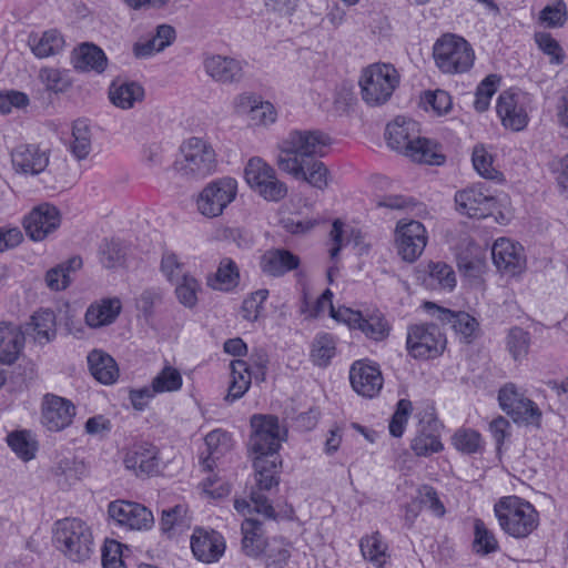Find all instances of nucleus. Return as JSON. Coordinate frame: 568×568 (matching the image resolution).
Here are the masks:
<instances>
[{
	"mask_svg": "<svg viewBox=\"0 0 568 568\" xmlns=\"http://www.w3.org/2000/svg\"><path fill=\"white\" fill-rule=\"evenodd\" d=\"M331 144L332 138L321 130H292L280 144L277 166L323 191L328 186L329 171L318 158L326 155Z\"/></svg>",
	"mask_w": 568,
	"mask_h": 568,
	"instance_id": "obj_1",
	"label": "nucleus"
},
{
	"mask_svg": "<svg viewBox=\"0 0 568 568\" xmlns=\"http://www.w3.org/2000/svg\"><path fill=\"white\" fill-rule=\"evenodd\" d=\"M419 123L410 118L398 115L386 125L387 145L413 161L429 165H440L445 155L438 144L419 135Z\"/></svg>",
	"mask_w": 568,
	"mask_h": 568,
	"instance_id": "obj_2",
	"label": "nucleus"
},
{
	"mask_svg": "<svg viewBox=\"0 0 568 568\" xmlns=\"http://www.w3.org/2000/svg\"><path fill=\"white\" fill-rule=\"evenodd\" d=\"M494 510L500 528L514 538H526L538 527V511L529 501L518 496L500 498Z\"/></svg>",
	"mask_w": 568,
	"mask_h": 568,
	"instance_id": "obj_3",
	"label": "nucleus"
},
{
	"mask_svg": "<svg viewBox=\"0 0 568 568\" xmlns=\"http://www.w3.org/2000/svg\"><path fill=\"white\" fill-rule=\"evenodd\" d=\"M400 82L393 64L372 63L362 69L358 78L362 100L368 105L386 104Z\"/></svg>",
	"mask_w": 568,
	"mask_h": 568,
	"instance_id": "obj_4",
	"label": "nucleus"
},
{
	"mask_svg": "<svg viewBox=\"0 0 568 568\" xmlns=\"http://www.w3.org/2000/svg\"><path fill=\"white\" fill-rule=\"evenodd\" d=\"M53 544L73 561L88 559L93 548L90 527L79 518H64L54 524Z\"/></svg>",
	"mask_w": 568,
	"mask_h": 568,
	"instance_id": "obj_5",
	"label": "nucleus"
},
{
	"mask_svg": "<svg viewBox=\"0 0 568 568\" xmlns=\"http://www.w3.org/2000/svg\"><path fill=\"white\" fill-rule=\"evenodd\" d=\"M433 55L440 71L448 74L468 71L475 60L470 44L462 37L447 33L434 44Z\"/></svg>",
	"mask_w": 568,
	"mask_h": 568,
	"instance_id": "obj_6",
	"label": "nucleus"
},
{
	"mask_svg": "<svg viewBox=\"0 0 568 568\" xmlns=\"http://www.w3.org/2000/svg\"><path fill=\"white\" fill-rule=\"evenodd\" d=\"M252 434L248 446L255 457L280 456L281 443L285 440L286 429L281 428L275 415L255 414L250 419Z\"/></svg>",
	"mask_w": 568,
	"mask_h": 568,
	"instance_id": "obj_7",
	"label": "nucleus"
},
{
	"mask_svg": "<svg viewBox=\"0 0 568 568\" xmlns=\"http://www.w3.org/2000/svg\"><path fill=\"white\" fill-rule=\"evenodd\" d=\"M456 210L470 219H485L498 209V199L486 183L478 182L455 193Z\"/></svg>",
	"mask_w": 568,
	"mask_h": 568,
	"instance_id": "obj_8",
	"label": "nucleus"
},
{
	"mask_svg": "<svg viewBox=\"0 0 568 568\" xmlns=\"http://www.w3.org/2000/svg\"><path fill=\"white\" fill-rule=\"evenodd\" d=\"M446 336L434 323L413 324L407 327L406 346L414 358H435L446 348Z\"/></svg>",
	"mask_w": 568,
	"mask_h": 568,
	"instance_id": "obj_9",
	"label": "nucleus"
},
{
	"mask_svg": "<svg viewBox=\"0 0 568 568\" xmlns=\"http://www.w3.org/2000/svg\"><path fill=\"white\" fill-rule=\"evenodd\" d=\"M183 161L179 170L194 179H202L212 174L217 165L216 154L211 144L201 138L193 136L181 145Z\"/></svg>",
	"mask_w": 568,
	"mask_h": 568,
	"instance_id": "obj_10",
	"label": "nucleus"
},
{
	"mask_svg": "<svg viewBox=\"0 0 568 568\" xmlns=\"http://www.w3.org/2000/svg\"><path fill=\"white\" fill-rule=\"evenodd\" d=\"M500 408L514 423L540 427L542 413L535 402L520 394L513 383H507L498 392Z\"/></svg>",
	"mask_w": 568,
	"mask_h": 568,
	"instance_id": "obj_11",
	"label": "nucleus"
},
{
	"mask_svg": "<svg viewBox=\"0 0 568 568\" xmlns=\"http://www.w3.org/2000/svg\"><path fill=\"white\" fill-rule=\"evenodd\" d=\"M237 182L233 178H221L209 183L200 193L197 209L204 216L215 217L234 201Z\"/></svg>",
	"mask_w": 568,
	"mask_h": 568,
	"instance_id": "obj_12",
	"label": "nucleus"
},
{
	"mask_svg": "<svg viewBox=\"0 0 568 568\" xmlns=\"http://www.w3.org/2000/svg\"><path fill=\"white\" fill-rule=\"evenodd\" d=\"M424 308L443 325H449L460 342L470 344L478 336L479 322L469 313L445 308L433 302H425Z\"/></svg>",
	"mask_w": 568,
	"mask_h": 568,
	"instance_id": "obj_13",
	"label": "nucleus"
},
{
	"mask_svg": "<svg viewBox=\"0 0 568 568\" xmlns=\"http://www.w3.org/2000/svg\"><path fill=\"white\" fill-rule=\"evenodd\" d=\"M108 514L114 526L130 530L149 529L154 523L151 510L133 501L121 499L111 501Z\"/></svg>",
	"mask_w": 568,
	"mask_h": 568,
	"instance_id": "obj_14",
	"label": "nucleus"
},
{
	"mask_svg": "<svg viewBox=\"0 0 568 568\" xmlns=\"http://www.w3.org/2000/svg\"><path fill=\"white\" fill-rule=\"evenodd\" d=\"M425 226L415 220L398 222L395 230V243L398 255L406 262H415L427 244Z\"/></svg>",
	"mask_w": 568,
	"mask_h": 568,
	"instance_id": "obj_15",
	"label": "nucleus"
},
{
	"mask_svg": "<svg viewBox=\"0 0 568 568\" xmlns=\"http://www.w3.org/2000/svg\"><path fill=\"white\" fill-rule=\"evenodd\" d=\"M60 224V211L50 203H41L34 206L22 221L26 234L34 242L43 241L57 231Z\"/></svg>",
	"mask_w": 568,
	"mask_h": 568,
	"instance_id": "obj_16",
	"label": "nucleus"
},
{
	"mask_svg": "<svg viewBox=\"0 0 568 568\" xmlns=\"http://www.w3.org/2000/svg\"><path fill=\"white\" fill-rule=\"evenodd\" d=\"M333 318L344 322L349 328L359 329L367 338L383 341L389 334V325L382 314L364 316L359 311L339 307Z\"/></svg>",
	"mask_w": 568,
	"mask_h": 568,
	"instance_id": "obj_17",
	"label": "nucleus"
},
{
	"mask_svg": "<svg viewBox=\"0 0 568 568\" xmlns=\"http://www.w3.org/2000/svg\"><path fill=\"white\" fill-rule=\"evenodd\" d=\"M245 63L233 57L211 54L203 60L206 77L221 84H236L245 78Z\"/></svg>",
	"mask_w": 568,
	"mask_h": 568,
	"instance_id": "obj_18",
	"label": "nucleus"
},
{
	"mask_svg": "<svg viewBox=\"0 0 568 568\" xmlns=\"http://www.w3.org/2000/svg\"><path fill=\"white\" fill-rule=\"evenodd\" d=\"M10 156L17 173L39 175L49 165L50 151L36 143H22L12 149Z\"/></svg>",
	"mask_w": 568,
	"mask_h": 568,
	"instance_id": "obj_19",
	"label": "nucleus"
},
{
	"mask_svg": "<svg viewBox=\"0 0 568 568\" xmlns=\"http://www.w3.org/2000/svg\"><path fill=\"white\" fill-rule=\"evenodd\" d=\"M75 416V406L71 400L47 394L41 408V424L49 432H60L69 427Z\"/></svg>",
	"mask_w": 568,
	"mask_h": 568,
	"instance_id": "obj_20",
	"label": "nucleus"
},
{
	"mask_svg": "<svg viewBox=\"0 0 568 568\" xmlns=\"http://www.w3.org/2000/svg\"><path fill=\"white\" fill-rule=\"evenodd\" d=\"M224 537L214 529L195 527L191 536V549L194 557L204 564L220 560L225 551Z\"/></svg>",
	"mask_w": 568,
	"mask_h": 568,
	"instance_id": "obj_21",
	"label": "nucleus"
},
{
	"mask_svg": "<svg viewBox=\"0 0 568 568\" xmlns=\"http://www.w3.org/2000/svg\"><path fill=\"white\" fill-rule=\"evenodd\" d=\"M349 381L353 389L364 396L374 397L383 387V376L376 364L356 361L349 369Z\"/></svg>",
	"mask_w": 568,
	"mask_h": 568,
	"instance_id": "obj_22",
	"label": "nucleus"
},
{
	"mask_svg": "<svg viewBox=\"0 0 568 568\" xmlns=\"http://www.w3.org/2000/svg\"><path fill=\"white\" fill-rule=\"evenodd\" d=\"M494 264L500 272L518 274L526 265L524 247L508 239H498L491 247Z\"/></svg>",
	"mask_w": 568,
	"mask_h": 568,
	"instance_id": "obj_23",
	"label": "nucleus"
},
{
	"mask_svg": "<svg viewBox=\"0 0 568 568\" xmlns=\"http://www.w3.org/2000/svg\"><path fill=\"white\" fill-rule=\"evenodd\" d=\"M158 448L150 443L133 445L123 459L126 469L136 476L154 475L159 470Z\"/></svg>",
	"mask_w": 568,
	"mask_h": 568,
	"instance_id": "obj_24",
	"label": "nucleus"
},
{
	"mask_svg": "<svg viewBox=\"0 0 568 568\" xmlns=\"http://www.w3.org/2000/svg\"><path fill=\"white\" fill-rule=\"evenodd\" d=\"M301 258L287 248L266 250L260 258L262 273L272 277H282L291 271L297 270Z\"/></svg>",
	"mask_w": 568,
	"mask_h": 568,
	"instance_id": "obj_25",
	"label": "nucleus"
},
{
	"mask_svg": "<svg viewBox=\"0 0 568 568\" xmlns=\"http://www.w3.org/2000/svg\"><path fill=\"white\" fill-rule=\"evenodd\" d=\"M28 47L38 59H47L61 53L65 47V40L59 30L48 29L30 33Z\"/></svg>",
	"mask_w": 568,
	"mask_h": 568,
	"instance_id": "obj_26",
	"label": "nucleus"
},
{
	"mask_svg": "<svg viewBox=\"0 0 568 568\" xmlns=\"http://www.w3.org/2000/svg\"><path fill=\"white\" fill-rule=\"evenodd\" d=\"M24 333L12 323H0V364L12 365L24 347Z\"/></svg>",
	"mask_w": 568,
	"mask_h": 568,
	"instance_id": "obj_27",
	"label": "nucleus"
},
{
	"mask_svg": "<svg viewBox=\"0 0 568 568\" xmlns=\"http://www.w3.org/2000/svg\"><path fill=\"white\" fill-rule=\"evenodd\" d=\"M72 64L79 71L101 74L108 68V58L101 48L85 42L73 50Z\"/></svg>",
	"mask_w": 568,
	"mask_h": 568,
	"instance_id": "obj_28",
	"label": "nucleus"
},
{
	"mask_svg": "<svg viewBox=\"0 0 568 568\" xmlns=\"http://www.w3.org/2000/svg\"><path fill=\"white\" fill-rule=\"evenodd\" d=\"M242 550L247 557L257 558L263 555L267 544L262 521L254 518H245L241 525Z\"/></svg>",
	"mask_w": 568,
	"mask_h": 568,
	"instance_id": "obj_29",
	"label": "nucleus"
},
{
	"mask_svg": "<svg viewBox=\"0 0 568 568\" xmlns=\"http://www.w3.org/2000/svg\"><path fill=\"white\" fill-rule=\"evenodd\" d=\"M175 40V30L170 24L156 27L155 34L145 41H138L133 44L132 51L135 58L144 59L162 52Z\"/></svg>",
	"mask_w": 568,
	"mask_h": 568,
	"instance_id": "obj_30",
	"label": "nucleus"
},
{
	"mask_svg": "<svg viewBox=\"0 0 568 568\" xmlns=\"http://www.w3.org/2000/svg\"><path fill=\"white\" fill-rule=\"evenodd\" d=\"M119 298H103L92 303L85 312V323L92 328L112 324L121 312Z\"/></svg>",
	"mask_w": 568,
	"mask_h": 568,
	"instance_id": "obj_31",
	"label": "nucleus"
},
{
	"mask_svg": "<svg viewBox=\"0 0 568 568\" xmlns=\"http://www.w3.org/2000/svg\"><path fill=\"white\" fill-rule=\"evenodd\" d=\"M231 368V382L229 385L225 400L233 403L245 395L248 390L253 372L251 365L244 359H233L230 364Z\"/></svg>",
	"mask_w": 568,
	"mask_h": 568,
	"instance_id": "obj_32",
	"label": "nucleus"
},
{
	"mask_svg": "<svg viewBox=\"0 0 568 568\" xmlns=\"http://www.w3.org/2000/svg\"><path fill=\"white\" fill-rule=\"evenodd\" d=\"M88 364L92 376L104 385H111L119 377L116 362L99 349H93L88 355Z\"/></svg>",
	"mask_w": 568,
	"mask_h": 568,
	"instance_id": "obj_33",
	"label": "nucleus"
},
{
	"mask_svg": "<svg viewBox=\"0 0 568 568\" xmlns=\"http://www.w3.org/2000/svg\"><path fill=\"white\" fill-rule=\"evenodd\" d=\"M143 98L144 89L138 82L114 80L109 87V99L116 106H131Z\"/></svg>",
	"mask_w": 568,
	"mask_h": 568,
	"instance_id": "obj_34",
	"label": "nucleus"
},
{
	"mask_svg": "<svg viewBox=\"0 0 568 568\" xmlns=\"http://www.w3.org/2000/svg\"><path fill=\"white\" fill-rule=\"evenodd\" d=\"M281 465L282 460L280 456L254 457L253 467L260 490H270L272 487L278 485L277 468Z\"/></svg>",
	"mask_w": 568,
	"mask_h": 568,
	"instance_id": "obj_35",
	"label": "nucleus"
},
{
	"mask_svg": "<svg viewBox=\"0 0 568 568\" xmlns=\"http://www.w3.org/2000/svg\"><path fill=\"white\" fill-rule=\"evenodd\" d=\"M336 355V338L334 335L321 332L316 334L311 345L310 357L318 367H327Z\"/></svg>",
	"mask_w": 568,
	"mask_h": 568,
	"instance_id": "obj_36",
	"label": "nucleus"
},
{
	"mask_svg": "<svg viewBox=\"0 0 568 568\" xmlns=\"http://www.w3.org/2000/svg\"><path fill=\"white\" fill-rule=\"evenodd\" d=\"M7 444L11 450L23 462H29L36 457L39 445L30 430H13L7 436Z\"/></svg>",
	"mask_w": 568,
	"mask_h": 568,
	"instance_id": "obj_37",
	"label": "nucleus"
},
{
	"mask_svg": "<svg viewBox=\"0 0 568 568\" xmlns=\"http://www.w3.org/2000/svg\"><path fill=\"white\" fill-rule=\"evenodd\" d=\"M240 282V272L236 263L230 258L221 260L214 277L207 278V284L214 290L229 292L236 287Z\"/></svg>",
	"mask_w": 568,
	"mask_h": 568,
	"instance_id": "obj_38",
	"label": "nucleus"
},
{
	"mask_svg": "<svg viewBox=\"0 0 568 568\" xmlns=\"http://www.w3.org/2000/svg\"><path fill=\"white\" fill-rule=\"evenodd\" d=\"M424 284L433 290H449L456 285L455 272L444 262H430L428 264L427 276L424 277Z\"/></svg>",
	"mask_w": 568,
	"mask_h": 568,
	"instance_id": "obj_39",
	"label": "nucleus"
},
{
	"mask_svg": "<svg viewBox=\"0 0 568 568\" xmlns=\"http://www.w3.org/2000/svg\"><path fill=\"white\" fill-rule=\"evenodd\" d=\"M29 325L34 332V339L40 344L51 342L57 335L55 314L49 308L36 312Z\"/></svg>",
	"mask_w": 568,
	"mask_h": 568,
	"instance_id": "obj_40",
	"label": "nucleus"
},
{
	"mask_svg": "<svg viewBox=\"0 0 568 568\" xmlns=\"http://www.w3.org/2000/svg\"><path fill=\"white\" fill-rule=\"evenodd\" d=\"M499 549L498 540L494 532L487 528L485 523L476 518L474 520L473 550L480 556H487Z\"/></svg>",
	"mask_w": 568,
	"mask_h": 568,
	"instance_id": "obj_41",
	"label": "nucleus"
},
{
	"mask_svg": "<svg viewBox=\"0 0 568 568\" xmlns=\"http://www.w3.org/2000/svg\"><path fill=\"white\" fill-rule=\"evenodd\" d=\"M471 162L476 172L487 180L501 181L503 173L493 166V155L483 144H477L473 149Z\"/></svg>",
	"mask_w": 568,
	"mask_h": 568,
	"instance_id": "obj_42",
	"label": "nucleus"
},
{
	"mask_svg": "<svg viewBox=\"0 0 568 568\" xmlns=\"http://www.w3.org/2000/svg\"><path fill=\"white\" fill-rule=\"evenodd\" d=\"M454 447L465 454L473 455L483 450V438L479 432L471 428H459L452 437Z\"/></svg>",
	"mask_w": 568,
	"mask_h": 568,
	"instance_id": "obj_43",
	"label": "nucleus"
},
{
	"mask_svg": "<svg viewBox=\"0 0 568 568\" xmlns=\"http://www.w3.org/2000/svg\"><path fill=\"white\" fill-rule=\"evenodd\" d=\"M274 174L275 170L261 158L250 159L244 170L246 182L256 191H258L262 184L268 179H273Z\"/></svg>",
	"mask_w": 568,
	"mask_h": 568,
	"instance_id": "obj_44",
	"label": "nucleus"
},
{
	"mask_svg": "<svg viewBox=\"0 0 568 568\" xmlns=\"http://www.w3.org/2000/svg\"><path fill=\"white\" fill-rule=\"evenodd\" d=\"M73 141L70 144V151L77 160L85 159L91 151L90 128L84 120H77L72 128Z\"/></svg>",
	"mask_w": 568,
	"mask_h": 568,
	"instance_id": "obj_45",
	"label": "nucleus"
},
{
	"mask_svg": "<svg viewBox=\"0 0 568 568\" xmlns=\"http://www.w3.org/2000/svg\"><path fill=\"white\" fill-rule=\"evenodd\" d=\"M100 262L105 268H114L124 263L125 247L120 240H103L100 245Z\"/></svg>",
	"mask_w": 568,
	"mask_h": 568,
	"instance_id": "obj_46",
	"label": "nucleus"
},
{
	"mask_svg": "<svg viewBox=\"0 0 568 568\" xmlns=\"http://www.w3.org/2000/svg\"><path fill=\"white\" fill-rule=\"evenodd\" d=\"M252 500L254 503V510L267 519H292L295 513L294 508L287 504L276 511L268 498L261 493L253 491Z\"/></svg>",
	"mask_w": 568,
	"mask_h": 568,
	"instance_id": "obj_47",
	"label": "nucleus"
},
{
	"mask_svg": "<svg viewBox=\"0 0 568 568\" xmlns=\"http://www.w3.org/2000/svg\"><path fill=\"white\" fill-rule=\"evenodd\" d=\"M182 383L181 373L176 368L166 365L152 379V387H154L158 394L171 393L179 390L182 387Z\"/></svg>",
	"mask_w": 568,
	"mask_h": 568,
	"instance_id": "obj_48",
	"label": "nucleus"
},
{
	"mask_svg": "<svg viewBox=\"0 0 568 568\" xmlns=\"http://www.w3.org/2000/svg\"><path fill=\"white\" fill-rule=\"evenodd\" d=\"M530 347V334L519 326L511 327L507 335V348L515 361L527 356Z\"/></svg>",
	"mask_w": 568,
	"mask_h": 568,
	"instance_id": "obj_49",
	"label": "nucleus"
},
{
	"mask_svg": "<svg viewBox=\"0 0 568 568\" xmlns=\"http://www.w3.org/2000/svg\"><path fill=\"white\" fill-rule=\"evenodd\" d=\"M362 555L377 567H382L385 562L386 547L382 541L381 535L375 532L361 539L359 542Z\"/></svg>",
	"mask_w": 568,
	"mask_h": 568,
	"instance_id": "obj_50",
	"label": "nucleus"
},
{
	"mask_svg": "<svg viewBox=\"0 0 568 568\" xmlns=\"http://www.w3.org/2000/svg\"><path fill=\"white\" fill-rule=\"evenodd\" d=\"M239 114L250 128H268L278 118L277 109H239Z\"/></svg>",
	"mask_w": 568,
	"mask_h": 568,
	"instance_id": "obj_51",
	"label": "nucleus"
},
{
	"mask_svg": "<svg viewBox=\"0 0 568 568\" xmlns=\"http://www.w3.org/2000/svg\"><path fill=\"white\" fill-rule=\"evenodd\" d=\"M568 19L567 6L562 0L547 4L540 12L538 20L548 28L562 27Z\"/></svg>",
	"mask_w": 568,
	"mask_h": 568,
	"instance_id": "obj_52",
	"label": "nucleus"
},
{
	"mask_svg": "<svg viewBox=\"0 0 568 568\" xmlns=\"http://www.w3.org/2000/svg\"><path fill=\"white\" fill-rule=\"evenodd\" d=\"M39 78L45 88L53 92H64L71 87L68 73L55 68H42Z\"/></svg>",
	"mask_w": 568,
	"mask_h": 568,
	"instance_id": "obj_53",
	"label": "nucleus"
},
{
	"mask_svg": "<svg viewBox=\"0 0 568 568\" xmlns=\"http://www.w3.org/2000/svg\"><path fill=\"white\" fill-rule=\"evenodd\" d=\"M412 450L417 456H429L443 450L444 446L438 435L426 433L424 429L415 436L410 444Z\"/></svg>",
	"mask_w": 568,
	"mask_h": 568,
	"instance_id": "obj_54",
	"label": "nucleus"
},
{
	"mask_svg": "<svg viewBox=\"0 0 568 568\" xmlns=\"http://www.w3.org/2000/svg\"><path fill=\"white\" fill-rule=\"evenodd\" d=\"M535 42L540 51L549 57L550 63L561 64L565 59V52L559 42L547 32H536Z\"/></svg>",
	"mask_w": 568,
	"mask_h": 568,
	"instance_id": "obj_55",
	"label": "nucleus"
},
{
	"mask_svg": "<svg viewBox=\"0 0 568 568\" xmlns=\"http://www.w3.org/2000/svg\"><path fill=\"white\" fill-rule=\"evenodd\" d=\"M267 566L284 568L291 558V551L284 540L274 538L267 544L263 552Z\"/></svg>",
	"mask_w": 568,
	"mask_h": 568,
	"instance_id": "obj_56",
	"label": "nucleus"
},
{
	"mask_svg": "<svg viewBox=\"0 0 568 568\" xmlns=\"http://www.w3.org/2000/svg\"><path fill=\"white\" fill-rule=\"evenodd\" d=\"M268 290H257L243 301L242 313L243 318L250 322H255L263 312V304L268 297Z\"/></svg>",
	"mask_w": 568,
	"mask_h": 568,
	"instance_id": "obj_57",
	"label": "nucleus"
},
{
	"mask_svg": "<svg viewBox=\"0 0 568 568\" xmlns=\"http://www.w3.org/2000/svg\"><path fill=\"white\" fill-rule=\"evenodd\" d=\"M200 283L193 276L183 275L182 282L175 287V294L181 304L185 307L192 308L197 303V291Z\"/></svg>",
	"mask_w": 568,
	"mask_h": 568,
	"instance_id": "obj_58",
	"label": "nucleus"
},
{
	"mask_svg": "<svg viewBox=\"0 0 568 568\" xmlns=\"http://www.w3.org/2000/svg\"><path fill=\"white\" fill-rule=\"evenodd\" d=\"M413 409L412 402L408 399H399L396 405V410L389 422V434L393 437H402L408 416Z\"/></svg>",
	"mask_w": 568,
	"mask_h": 568,
	"instance_id": "obj_59",
	"label": "nucleus"
},
{
	"mask_svg": "<svg viewBox=\"0 0 568 568\" xmlns=\"http://www.w3.org/2000/svg\"><path fill=\"white\" fill-rule=\"evenodd\" d=\"M503 125L514 132L524 130L529 121L526 109H496Z\"/></svg>",
	"mask_w": 568,
	"mask_h": 568,
	"instance_id": "obj_60",
	"label": "nucleus"
},
{
	"mask_svg": "<svg viewBox=\"0 0 568 568\" xmlns=\"http://www.w3.org/2000/svg\"><path fill=\"white\" fill-rule=\"evenodd\" d=\"M184 515L185 508L182 505L163 510L160 521L161 530L164 534H171L179 528L185 527Z\"/></svg>",
	"mask_w": 568,
	"mask_h": 568,
	"instance_id": "obj_61",
	"label": "nucleus"
},
{
	"mask_svg": "<svg viewBox=\"0 0 568 568\" xmlns=\"http://www.w3.org/2000/svg\"><path fill=\"white\" fill-rule=\"evenodd\" d=\"M501 78L497 74L487 75L477 87L476 106H487L490 99L497 92Z\"/></svg>",
	"mask_w": 568,
	"mask_h": 568,
	"instance_id": "obj_62",
	"label": "nucleus"
},
{
	"mask_svg": "<svg viewBox=\"0 0 568 568\" xmlns=\"http://www.w3.org/2000/svg\"><path fill=\"white\" fill-rule=\"evenodd\" d=\"M103 568H124L122 560V544L114 539H106L102 547Z\"/></svg>",
	"mask_w": 568,
	"mask_h": 568,
	"instance_id": "obj_63",
	"label": "nucleus"
},
{
	"mask_svg": "<svg viewBox=\"0 0 568 568\" xmlns=\"http://www.w3.org/2000/svg\"><path fill=\"white\" fill-rule=\"evenodd\" d=\"M257 192L267 201L278 202L286 196L287 186L276 178L275 173L273 179H268L264 184H262Z\"/></svg>",
	"mask_w": 568,
	"mask_h": 568,
	"instance_id": "obj_64",
	"label": "nucleus"
}]
</instances>
